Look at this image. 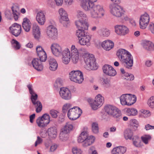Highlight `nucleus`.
I'll list each match as a JSON object with an SVG mask.
<instances>
[{
	"label": "nucleus",
	"mask_w": 154,
	"mask_h": 154,
	"mask_svg": "<svg viewBox=\"0 0 154 154\" xmlns=\"http://www.w3.org/2000/svg\"><path fill=\"white\" fill-rule=\"evenodd\" d=\"M97 0H82L81 6L85 11H89L91 17L97 19L103 17L105 11L103 6L99 4H95Z\"/></svg>",
	"instance_id": "nucleus-1"
},
{
	"label": "nucleus",
	"mask_w": 154,
	"mask_h": 154,
	"mask_svg": "<svg viewBox=\"0 0 154 154\" xmlns=\"http://www.w3.org/2000/svg\"><path fill=\"white\" fill-rule=\"evenodd\" d=\"M62 55V62L65 64L69 63L71 58L72 62L74 64L76 63L79 60L78 50L74 45L71 46L70 51L67 48H65Z\"/></svg>",
	"instance_id": "nucleus-2"
},
{
	"label": "nucleus",
	"mask_w": 154,
	"mask_h": 154,
	"mask_svg": "<svg viewBox=\"0 0 154 154\" xmlns=\"http://www.w3.org/2000/svg\"><path fill=\"white\" fill-rule=\"evenodd\" d=\"M79 51L82 54V57L86 64V69L88 70L97 69L98 67L94 55L89 54L87 49L84 48H80Z\"/></svg>",
	"instance_id": "nucleus-3"
},
{
	"label": "nucleus",
	"mask_w": 154,
	"mask_h": 154,
	"mask_svg": "<svg viewBox=\"0 0 154 154\" xmlns=\"http://www.w3.org/2000/svg\"><path fill=\"white\" fill-rule=\"evenodd\" d=\"M76 17L79 20L75 21V24L77 27H82L85 29H88L89 24L88 22V16L84 12L80 10L76 11Z\"/></svg>",
	"instance_id": "nucleus-4"
},
{
	"label": "nucleus",
	"mask_w": 154,
	"mask_h": 154,
	"mask_svg": "<svg viewBox=\"0 0 154 154\" xmlns=\"http://www.w3.org/2000/svg\"><path fill=\"white\" fill-rule=\"evenodd\" d=\"M95 137L93 136H88L86 131L82 132L78 138L77 141L79 143H82V146L85 147L91 145L94 142Z\"/></svg>",
	"instance_id": "nucleus-5"
},
{
	"label": "nucleus",
	"mask_w": 154,
	"mask_h": 154,
	"mask_svg": "<svg viewBox=\"0 0 154 154\" xmlns=\"http://www.w3.org/2000/svg\"><path fill=\"white\" fill-rule=\"evenodd\" d=\"M30 94H31V99L33 105L36 108L37 113L40 112L42 109V105L41 102L37 99L38 95L35 94L32 88V86L31 85H27Z\"/></svg>",
	"instance_id": "nucleus-6"
},
{
	"label": "nucleus",
	"mask_w": 154,
	"mask_h": 154,
	"mask_svg": "<svg viewBox=\"0 0 154 154\" xmlns=\"http://www.w3.org/2000/svg\"><path fill=\"white\" fill-rule=\"evenodd\" d=\"M109 11L113 16L117 17H121L123 16L125 11L123 7L118 5L111 4L109 5Z\"/></svg>",
	"instance_id": "nucleus-7"
},
{
	"label": "nucleus",
	"mask_w": 154,
	"mask_h": 154,
	"mask_svg": "<svg viewBox=\"0 0 154 154\" xmlns=\"http://www.w3.org/2000/svg\"><path fill=\"white\" fill-rule=\"evenodd\" d=\"M121 104L122 105H131L134 103L136 100L135 95L130 94H122L119 97Z\"/></svg>",
	"instance_id": "nucleus-8"
},
{
	"label": "nucleus",
	"mask_w": 154,
	"mask_h": 154,
	"mask_svg": "<svg viewBox=\"0 0 154 154\" xmlns=\"http://www.w3.org/2000/svg\"><path fill=\"white\" fill-rule=\"evenodd\" d=\"M69 75L71 81L75 83L80 84L84 80L83 73L79 70L72 71L69 73Z\"/></svg>",
	"instance_id": "nucleus-9"
},
{
	"label": "nucleus",
	"mask_w": 154,
	"mask_h": 154,
	"mask_svg": "<svg viewBox=\"0 0 154 154\" xmlns=\"http://www.w3.org/2000/svg\"><path fill=\"white\" fill-rule=\"evenodd\" d=\"M82 113V110L78 106H75L69 109L67 116L71 120H75L79 118Z\"/></svg>",
	"instance_id": "nucleus-10"
},
{
	"label": "nucleus",
	"mask_w": 154,
	"mask_h": 154,
	"mask_svg": "<svg viewBox=\"0 0 154 154\" xmlns=\"http://www.w3.org/2000/svg\"><path fill=\"white\" fill-rule=\"evenodd\" d=\"M105 112L115 118H118L121 115V111L116 107L111 105H107L104 107Z\"/></svg>",
	"instance_id": "nucleus-11"
},
{
	"label": "nucleus",
	"mask_w": 154,
	"mask_h": 154,
	"mask_svg": "<svg viewBox=\"0 0 154 154\" xmlns=\"http://www.w3.org/2000/svg\"><path fill=\"white\" fill-rule=\"evenodd\" d=\"M46 33L47 37L53 40H56L57 38L58 33L57 29L53 25L47 26L46 29Z\"/></svg>",
	"instance_id": "nucleus-12"
},
{
	"label": "nucleus",
	"mask_w": 154,
	"mask_h": 154,
	"mask_svg": "<svg viewBox=\"0 0 154 154\" xmlns=\"http://www.w3.org/2000/svg\"><path fill=\"white\" fill-rule=\"evenodd\" d=\"M50 122V117L48 113L43 114L39 117L36 120L38 126L40 128H44L47 126Z\"/></svg>",
	"instance_id": "nucleus-13"
},
{
	"label": "nucleus",
	"mask_w": 154,
	"mask_h": 154,
	"mask_svg": "<svg viewBox=\"0 0 154 154\" xmlns=\"http://www.w3.org/2000/svg\"><path fill=\"white\" fill-rule=\"evenodd\" d=\"M50 48L53 54L57 57L62 56L64 51V50H63L61 46L56 43L52 44Z\"/></svg>",
	"instance_id": "nucleus-14"
},
{
	"label": "nucleus",
	"mask_w": 154,
	"mask_h": 154,
	"mask_svg": "<svg viewBox=\"0 0 154 154\" xmlns=\"http://www.w3.org/2000/svg\"><path fill=\"white\" fill-rule=\"evenodd\" d=\"M58 12L60 16V22L63 24L64 26H67L69 23L67 12L62 8H60Z\"/></svg>",
	"instance_id": "nucleus-15"
},
{
	"label": "nucleus",
	"mask_w": 154,
	"mask_h": 154,
	"mask_svg": "<svg viewBox=\"0 0 154 154\" xmlns=\"http://www.w3.org/2000/svg\"><path fill=\"white\" fill-rule=\"evenodd\" d=\"M114 31L115 33L120 36H125L129 32L128 27L123 25H117L114 26Z\"/></svg>",
	"instance_id": "nucleus-16"
},
{
	"label": "nucleus",
	"mask_w": 154,
	"mask_h": 154,
	"mask_svg": "<svg viewBox=\"0 0 154 154\" xmlns=\"http://www.w3.org/2000/svg\"><path fill=\"white\" fill-rule=\"evenodd\" d=\"M149 21V17L146 13L142 15L139 19L140 27L141 29H145L148 25Z\"/></svg>",
	"instance_id": "nucleus-17"
},
{
	"label": "nucleus",
	"mask_w": 154,
	"mask_h": 154,
	"mask_svg": "<svg viewBox=\"0 0 154 154\" xmlns=\"http://www.w3.org/2000/svg\"><path fill=\"white\" fill-rule=\"evenodd\" d=\"M21 29V26L20 25L14 23L9 27V32L11 34L17 37L20 34Z\"/></svg>",
	"instance_id": "nucleus-18"
},
{
	"label": "nucleus",
	"mask_w": 154,
	"mask_h": 154,
	"mask_svg": "<svg viewBox=\"0 0 154 154\" xmlns=\"http://www.w3.org/2000/svg\"><path fill=\"white\" fill-rule=\"evenodd\" d=\"M61 97L65 100H69L71 99L72 95L70 91L67 88H61L59 91Z\"/></svg>",
	"instance_id": "nucleus-19"
},
{
	"label": "nucleus",
	"mask_w": 154,
	"mask_h": 154,
	"mask_svg": "<svg viewBox=\"0 0 154 154\" xmlns=\"http://www.w3.org/2000/svg\"><path fill=\"white\" fill-rule=\"evenodd\" d=\"M103 73L106 75L114 76L116 74V70L111 65L105 64L103 67Z\"/></svg>",
	"instance_id": "nucleus-20"
},
{
	"label": "nucleus",
	"mask_w": 154,
	"mask_h": 154,
	"mask_svg": "<svg viewBox=\"0 0 154 154\" xmlns=\"http://www.w3.org/2000/svg\"><path fill=\"white\" fill-rule=\"evenodd\" d=\"M36 53L39 60L42 62H45L47 58L46 53L41 46H37L36 48Z\"/></svg>",
	"instance_id": "nucleus-21"
},
{
	"label": "nucleus",
	"mask_w": 154,
	"mask_h": 154,
	"mask_svg": "<svg viewBox=\"0 0 154 154\" xmlns=\"http://www.w3.org/2000/svg\"><path fill=\"white\" fill-rule=\"evenodd\" d=\"M121 62L127 68H130L133 65V57L130 53Z\"/></svg>",
	"instance_id": "nucleus-22"
},
{
	"label": "nucleus",
	"mask_w": 154,
	"mask_h": 154,
	"mask_svg": "<svg viewBox=\"0 0 154 154\" xmlns=\"http://www.w3.org/2000/svg\"><path fill=\"white\" fill-rule=\"evenodd\" d=\"M40 60L38 58H34L32 61L31 66L35 70L38 71H40L42 70L43 66Z\"/></svg>",
	"instance_id": "nucleus-23"
},
{
	"label": "nucleus",
	"mask_w": 154,
	"mask_h": 154,
	"mask_svg": "<svg viewBox=\"0 0 154 154\" xmlns=\"http://www.w3.org/2000/svg\"><path fill=\"white\" fill-rule=\"evenodd\" d=\"M141 44L143 48L146 50L149 51H154V44L151 42L144 40L142 41Z\"/></svg>",
	"instance_id": "nucleus-24"
},
{
	"label": "nucleus",
	"mask_w": 154,
	"mask_h": 154,
	"mask_svg": "<svg viewBox=\"0 0 154 154\" xmlns=\"http://www.w3.org/2000/svg\"><path fill=\"white\" fill-rule=\"evenodd\" d=\"M91 36L88 35L79 39V42L81 45L88 46L91 44Z\"/></svg>",
	"instance_id": "nucleus-25"
},
{
	"label": "nucleus",
	"mask_w": 154,
	"mask_h": 154,
	"mask_svg": "<svg viewBox=\"0 0 154 154\" xmlns=\"http://www.w3.org/2000/svg\"><path fill=\"white\" fill-rule=\"evenodd\" d=\"M36 19L40 25H44L46 20L45 15L42 11L38 12L37 14Z\"/></svg>",
	"instance_id": "nucleus-26"
},
{
	"label": "nucleus",
	"mask_w": 154,
	"mask_h": 154,
	"mask_svg": "<svg viewBox=\"0 0 154 154\" xmlns=\"http://www.w3.org/2000/svg\"><path fill=\"white\" fill-rule=\"evenodd\" d=\"M130 54V53L125 49H120L117 51L116 54L119 59L121 61Z\"/></svg>",
	"instance_id": "nucleus-27"
},
{
	"label": "nucleus",
	"mask_w": 154,
	"mask_h": 154,
	"mask_svg": "<svg viewBox=\"0 0 154 154\" xmlns=\"http://www.w3.org/2000/svg\"><path fill=\"white\" fill-rule=\"evenodd\" d=\"M22 27L25 31L29 32L31 29V23L29 20L26 17L24 18L22 24Z\"/></svg>",
	"instance_id": "nucleus-28"
},
{
	"label": "nucleus",
	"mask_w": 154,
	"mask_h": 154,
	"mask_svg": "<svg viewBox=\"0 0 154 154\" xmlns=\"http://www.w3.org/2000/svg\"><path fill=\"white\" fill-rule=\"evenodd\" d=\"M114 43L111 40H107L103 41L101 44L103 48L106 50L109 51L114 46Z\"/></svg>",
	"instance_id": "nucleus-29"
},
{
	"label": "nucleus",
	"mask_w": 154,
	"mask_h": 154,
	"mask_svg": "<svg viewBox=\"0 0 154 154\" xmlns=\"http://www.w3.org/2000/svg\"><path fill=\"white\" fill-rule=\"evenodd\" d=\"M97 33L103 37H108L110 34V31L106 27H103L98 30Z\"/></svg>",
	"instance_id": "nucleus-30"
},
{
	"label": "nucleus",
	"mask_w": 154,
	"mask_h": 154,
	"mask_svg": "<svg viewBox=\"0 0 154 154\" xmlns=\"http://www.w3.org/2000/svg\"><path fill=\"white\" fill-rule=\"evenodd\" d=\"M126 151L125 147L119 146L114 148L111 151V154H123Z\"/></svg>",
	"instance_id": "nucleus-31"
},
{
	"label": "nucleus",
	"mask_w": 154,
	"mask_h": 154,
	"mask_svg": "<svg viewBox=\"0 0 154 154\" xmlns=\"http://www.w3.org/2000/svg\"><path fill=\"white\" fill-rule=\"evenodd\" d=\"M49 69L52 71H55L57 68L58 64L55 59L53 58H51L49 60Z\"/></svg>",
	"instance_id": "nucleus-32"
},
{
	"label": "nucleus",
	"mask_w": 154,
	"mask_h": 154,
	"mask_svg": "<svg viewBox=\"0 0 154 154\" xmlns=\"http://www.w3.org/2000/svg\"><path fill=\"white\" fill-rule=\"evenodd\" d=\"M32 32L34 38L36 39H38L40 37L41 33L39 27L38 25L35 24L33 25Z\"/></svg>",
	"instance_id": "nucleus-33"
},
{
	"label": "nucleus",
	"mask_w": 154,
	"mask_h": 154,
	"mask_svg": "<svg viewBox=\"0 0 154 154\" xmlns=\"http://www.w3.org/2000/svg\"><path fill=\"white\" fill-rule=\"evenodd\" d=\"M133 144L134 146L137 147H140L142 146V143L139 138L137 136H134L132 139Z\"/></svg>",
	"instance_id": "nucleus-34"
},
{
	"label": "nucleus",
	"mask_w": 154,
	"mask_h": 154,
	"mask_svg": "<svg viewBox=\"0 0 154 154\" xmlns=\"http://www.w3.org/2000/svg\"><path fill=\"white\" fill-rule=\"evenodd\" d=\"M48 133L49 136L52 138H55L57 137V131L56 127H51L48 130Z\"/></svg>",
	"instance_id": "nucleus-35"
},
{
	"label": "nucleus",
	"mask_w": 154,
	"mask_h": 154,
	"mask_svg": "<svg viewBox=\"0 0 154 154\" xmlns=\"http://www.w3.org/2000/svg\"><path fill=\"white\" fill-rule=\"evenodd\" d=\"M78 29L76 31V35L78 37L79 39L82 37H83L85 36L86 35H88L87 32L84 31L83 29L85 30L84 28L82 27H81L78 28L77 27Z\"/></svg>",
	"instance_id": "nucleus-36"
},
{
	"label": "nucleus",
	"mask_w": 154,
	"mask_h": 154,
	"mask_svg": "<svg viewBox=\"0 0 154 154\" xmlns=\"http://www.w3.org/2000/svg\"><path fill=\"white\" fill-rule=\"evenodd\" d=\"M100 82L106 88L109 87L110 86V79L106 77H100Z\"/></svg>",
	"instance_id": "nucleus-37"
},
{
	"label": "nucleus",
	"mask_w": 154,
	"mask_h": 154,
	"mask_svg": "<svg viewBox=\"0 0 154 154\" xmlns=\"http://www.w3.org/2000/svg\"><path fill=\"white\" fill-rule=\"evenodd\" d=\"M73 127V125L71 123L68 122L66 123V125L62 130H63V132L68 133L72 130Z\"/></svg>",
	"instance_id": "nucleus-38"
},
{
	"label": "nucleus",
	"mask_w": 154,
	"mask_h": 154,
	"mask_svg": "<svg viewBox=\"0 0 154 154\" xmlns=\"http://www.w3.org/2000/svg\"><path fill=\"white\" fill-rule=\"evenodd\" d=\"M133 133L132 132L130 129H127L124 132V136L125 139L132 140L133 138Z\"/></svg>",
	"instance_id": "nucleus-39"
},
{
	"label": "nucleus",
	"mask_w": 154,
	"mask_h": 154,
	"mask_svg": "<svg viewBox=\"0 0 154 154\" xmlns=\"http://www.w3.org/2000/svg\"><path fill=\"white\" fill-rule=\"evenodd\" d=\"M137 111L134 108H128L126 111V113L129 116H134L137 115Z\"/></svg>",
	"instance_id": "nucleus-40"
},
{
	"label": "nucleus",
	"mask_w": 154,
	"mask_h": 154,
	"mask_svg": "<svg viewBox=\"0 0 154 154\" xmlns=\"http://www.w3.org/2000/svg\"><path fill=\"white\" fill-rule=\"evenodd\" d=\"M11 9L15 20H17L19 17V13L17 11V7L15 5H13L11 7Z\"/></svg>",
	"instance_id": "nucleus-41"
},
{
	"label": "nucleus",
	"mask_w": 154,
	"mask_h": 154,
	"mask_svg": "<svg viewBox=\"0 0 154 154\" xmlns=\"http://www.w3.org/2000/svg\"><path fill=\"white\" fill-rule=\"evenodd\" d=\"M141 139L145 144H147L151 140L152 137L149 134H145L141 137Z\"/></svg>",
	"instance_id": "nucleus-42"
},
{
	"label": "nucleus",
	"mask_w": 154,
	"mask_h": 154,
	"mask_svg": "<svg viewBox=\"0 0 154 154\" xmlns=\"http://www.w3.org/2000/svg\"><path fill=\"white\" fill-rule=\"evenodd\" d=\"M94 100L102 106L104 103V98L101 94H98L96 96Z\"/></svg>",
	"instance_id": "nucleus-43"
},
{
	"label": "nucleus",
	"mask_w": 154,
	"mask_h": 154,
	"mask_svg": "<svg viewBox=\"0 0 154 154\" xmlns=\"http://www.w3.org/2000/svg\"><path fill=\"white\" fill-rule=\"evenodd\" d=\"M122 76L124 79L128 81L133 80L134 79V76L133 75L128 73H125L122 75Z\"/></svg>",
	"instance_id": "nucleus-44"
},
{
	"label": "nucleus",
	"mask_w": 154,
	"mask_h": 154,
	"mask_svg": "<svg viewBox=\"0 0 154 154\" xmlns=\"http://www.w3.org/2000/svg\"><path fill=\"white\" fill-rule=\"evenodd\" d=\"M11 43L12 47L15 50H18L20 48V43L17 40L13 39L11 41Z\"/></svg>",
	"instance_id": "nucleus-45"
},
{
	"label": "nucleus",
	"mask_w": 154,
	"mask_h": 154,
	"mask_svg": "<svg viewBox=\"0 0 154 154\" xmlns=\"http://www.w3.org/2000/svg\"><path fill=\"white\" fill-rule=\"evenodd\" d=\"M90 104L92 109L94 110H97L101 106L94 100L90 102Z\"/></svg>",
	"instance_id": "nucleus-46"
},
{
	"label": "nucleus",
	"mask_w": 154,
	"mask_h": 154,
	"mask_svg": "<svg viewBox=\"0 0 154 154\" xmlns=\"http://www.w3.org/2000/svg\"><path fill=\"white\" fill-rule=\"evenodd\" d=\"M72 108V105L69 103H66L62 107V112L63 113H66L68 112L69 109Z\"/></svg>",
	"instance_id": "nucleus-47"
},
{
	"label": "nucleus",
	"mask_w": 154,
	"mask_h": 154,
	"mask_svg": "<svg viewBox=\"0 0 154 154\" xmlns=\"http://www.w3.org/2000/svg\"><path fill=\"white\" fill-rule=\"evenodd\" d=\"M147 104L150 108L154 109V96L151 97L148 99Z\"/></svg>",
	"instance_id": "nucleus-48"
},
{
	"label": "nucleus",
	"mask_w": 154,
	"mask_h": 154,
	"mask_svg": "<svg viewBox=\"0 0 154 154\" xmlns=\"http://www.w3.org/2000/svg\"><path fill=\"white\" fill-rule=\"evenodd\" d=\"M92 130L93 133L96 134L99 132V127L98 124L96 122H93L92 125Z\"/></svg>",
	"instance_id": "nucleus-49"
},
{
	"label": "nucleus",
	"mask_w": 154,
	"mask_h": 154,
	"mask_svg": "<svg viewBox=\"0 0 154 154\" xmlns=\"http://www.w3.org/2000/svg\"><path fill=\"white\" fill-rule=\"evenodd\" d=\"M59 112L55 109H51L49 111V113L51 117L54 119H56L58 116Z\"/></svg>",
	"instance_id": "nucleus-50"
},
{
	"label": "nucleus",
	"mask_w": 154,
	"mask_h": 154,
	"mask_svg": "<svg viewBox=\"0 0 154 154\" xmlns=\"http://www.w3.org/2000/svg\"><path fill=\"white\" fill-rule=\"evenodd\" d=\"M68 133L63 132V130H62L60 134V139L63 141H65L68 139Z\"/></svg>",
	"instance_id": "nucleus-51"
},
{
	"label": "nucleus",
	"mask_w": 154,
	"mask_h": 154,
	"mask_svg": "<svg viewBox=\"0 0 154 154\" xmlns=\"http://www.w3.org/2000/svg\"><path fill=\"white\" fill-rule=\"evenodd\" d=\"M63 81L62 79L60 78H57L54 84V86L56 87H58L62 85Z\"/></svg>",
	"instance_id": "nucleus-52"
},
{
	"label": "nucleus",
	"mask_w": 154,
	"mask_h": 154,
	"mask_svg": "<svg viewBox=\"0 0 154 154\" xmlns=\"http://www.w3.org/2000/svg\"><path fill=\"white\" fill-rule=\"evenodd\" d=\"M130 125L134 128L135 129L137 128L139 126V123L135 119H131L130 121Z\"/></svg>",
	"instance_id": "nucleus-53"
},
{
	"label": "nucleus",
	"mask_w": 154,
	"mask_h": 154,
	"mask_svg": "<svg viewBox=\"0 0 154 154\" xmlns=\"http://www.w3.org/2000/svg\"><path fill=\"white\" fill-rule=\"evenodd\" d=\"M73 154H82V150L77 147H73L72 149Z\"/></svg>",
	"instance_id": "nucleus-54"
},
{
	"label": "nucleus",
	"mask_w": 154,
	"mask_h": 154,
	"mask_svg": "<svg viewBox=\"0 0 154 154\" xmlns=\"http://www.w3.org/2000/svg\"><path fill=\"white\" fill-rule=\"evenodd\" d=\"M141 112L142 113V116L144 117H147L150 115L149 111V110L142 109Z\"/></svg>",
	"instance_id": "nucleus-55"
},
{
	"label": "nucleus",
	"mask_w": 154,
	"mask_h": 154,
	"mask_svg": "<svg viewBox=\"0 0 154 154\" xmlns=\"http://www.w3.org/2000/svg\"><path fill=\"white\" fill-rule=\"evenodd\" d=\"M149 29L154 35V23H150L148 26Z\"/></svg>",
	"instance_id": "nucleus-56"
},
{
	"label": "nucleus",
	"mask_w": 154,
	"mask_h": 154,
	"mask_svg": "<svg viewBox=\"0 0 154 154\" xmlns=\"http://www.w3.org/2000/svg\"><path fill=\"white\" fill-rule=\"evenodd\" d=\"M42 139L39 137L38 136L37 139L35 141V146H36L42 143Z\"/></svg>",
	"instance_id": "nucleus-57"
},
{
	"label": "nucleus",
	"mask_w": 154,
	"mask_h": 154,
	"mask_svg": "<svg viewBox=\"0 0 154 154\" xmlns=\"http://www.w3.org/2000/svg\"><path fill=\"white\" fill-rule=\"evenodd\" d=\"M56 5L58 6H61L63 3V0H54Z\"/></svg>",
	"instance_id": "nucleus-58"
},
{
	"label": "nucleus",
	"mask_w": 154,
	"mask_h": 154,
	"mask_svg": "<svg viewBox=\"0 0 154 154\" xmlns=\"http://www.w3.org/2000/svg\"><path fill=\"white\" fill-rule=\"evenodd\" d=\"M145 128L146 130L154 129V126H152L148 124L145 126Z\"/></svg>",
	"instance_id": "nucleus-59"
},
{
	"label": "nucleus",
	"mask_w": 154,
	"mask_h": 154,
	"mask_svg": "<svg viewBox=\"0 0 154 154\" xmlns=\"http://www.w3.org/2000/svg\"><path fill=\"white\" fill-rule=\"evenodd\" d=\"M152 64V62L149 60H146L145 62V65L147 67L151 66Z\"/></svg>",
	"instance_id": "nucleus-60"
},
{
	"label": "nucleus",
	"mask_w": 154,
	"mask_h": 154,
	"mask_svg": "<svg viewBox=\"0 0 154 154\" xmlns=\"http://www.w3.org/2000/svg\"><path fill=\"white\" fill-rule=\"evenodd\" d=\"M57 145L56 144H53L51 145L50 147V150L51 152L54 151L57 148Z\"/></svg>",
	"instance_id": "nucleus-61"
},
{
	"label": "nucleus",
	"mask_w": 154,
	"mask_h": 154,
	"mask_svg": "<svg viewBox=\"0 0 154 154\" xmlns=\"http://www.w3.org/2000/svg\"><path fill=\"white\" fill-rule=\"evenodd\" d=\"M64 1L66 5L69 6L72 4L73 0H64Z\"/></svg>",
	"instance_id": "nucleus-62"
},
{
	"label": "nucleus",
	"mask_w": 154,
	"mask_h": 154,
	"mask_svg": "<svg viewBox=\"0 0 154 154\" xmlns=\"http://www.w3.org/2000/svg\"><path fill=\"white\" fill-rule=\"evenodd\" d=\"M35 114H33L31 115L30 117V122L31 123H32L33 122V119L35 118Z\"/></svg>",
	"instance_id": "nucleus-63"
},
{
	"label": "nucleus",
	"mask_w": 154,
	"mask_h": 154,
	"mask_svg": "<svg viewBox=\"0 0 154 154\" xmlns=\"http://www.w3.org/2000/svg\"><path fill=\"white\" fill-rule=\"evenodd\" d=\"M26 46L28 48H31L32 47L33 44L32 42H29L26 45Z\"/></svg>",
	"instance_id": "nucleus-64"
}]
</instances>
